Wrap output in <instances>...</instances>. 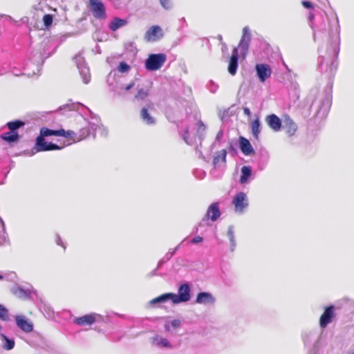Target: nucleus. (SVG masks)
<instances>
[{
	"label": "nucleus",
	"mask_w": 354,
	"mask_h": 354,
	"mask_svg": "<svg viewBox=\"0 0 354 354\" xmlns=\"http://www.w3.org/2000/svg\"><path fill=\"white\" fill-rule=\"evenodd\" d=\"M322 12L323 15L320 14L313 22L315 14L310 12L308 20L313 30L314 40L326 39L328 41L326 55H321L318 58V66L320 71L326 73L330 80L337 68V57L339 52L340 26L336 14L330 19L324 11Z\"/></svg>",
	"instance_id": "obj_1"
},
{
	"label": "nucleus",
	"mask_w": 354,
	"mask_h": 354,
	"mask_svg": "<svg viewBox=\"0 0 354 354\" xmlns=\"http://www.w3.org/2000/svg\"><path fill=\"white\" fill-rule=\"evenodd\" d=\"M79 106L83 107L87 112H84V125L76 133V136L69 137L74 142H79L89 136L95 138L96 131H98L102 136H106L108 130L101 124L100 117L94 114L88 107L81 103L66 104L59 107V111L63 110H78Z\"/></svg>",
	"instance_id": "obj_2"
},
{
	"label": "nucleus",
	"mask_w": 354,
	"mask_h": 354,
	"mask_svg": "<svg viewBox=\"0 0 354 354\" xmlns=\"http://www.w3.org/2000/svg\"><path fill=\"white\" fill-rule=\"evenodd\" d=\"M112 75L114 77L115 75V72L111 71L109 73L107 82L109 84V90L114 93V95L117 96H123L126 91L131 90L135 86V82L133 81L131 82L126 86L118 80H114V82H111L110 79Z\"/></svg>",
	"instance_id": "obj_3"
},
{
	"label": "nucleus",
	"mask_w": 354,
	"mask_h": 354,
	"mask_svg": "<svg viewBox=\"0 0 354 354\" xmlns=\"http://www.w3.org/2000/svg\"><path fill=\"white\" fill-rule=\"evenodd\" d=\"M167 60V56L164 53H152L149 55L145 61V68L149 71L159 70Z\"/></svg>",
	"instance_id": "obj_4"
},
{
	"label": "nucleus",
	"mask_w": 354,
	"mask_h": 354,
	"mask_svg": "<svg viewBox=\"0 0 354 354\" xmlns=\"http://www.w3.org/2000/svg\"><path fill=\"white\" fill-rule=\"evenodd\" d=\"M172 304L186 303L191 299V285L188 282L181 283L178 288V293L171 292Z\"/></svg>",
	"instance_id": "obj_5"
},
{
	"label": "nucleus",
	"mask_w": 354,
	"mask_h": 354,
	"mask_svg": "<svg viewBox=\"0 0 354 354\" xmlns=\"http://www.w3.org/2000/svg\"><path fill=\"white\" fill-rule=\"evenodd\" d=\"M63 147L59 146L55 143L46 142L45 138L38 136L35 139V143L31 150V153L33 155L41 151L60 150Z\"/></svg>",
	"instance_id": "obj_6"
},
{
	"label": "nucleus",
	"mask_w": 354,
	"mask_h": 354,
	"mask_svg": "<svg viewBox=\"0 0 354 354\" xmlns=\"http://www.w3.org/2000/svg\"><path fill=\"white\" fill-rule=\"evenodd\" d=\"M232 203L234 206V212L237 214H243L249 206L248 196L243 192L236 193Z\"/></svg>",
	"instance_id": "obj_7"
},
{
	"label": "nucleus",
	"mask_w": 354,
	"mask_h": 354,
	"mask_svg": "<svg viewBox=\"0 0 354 354\" xmlns=\"http://www.w3.org/2000/svg\"><path fill=\"white\" fill-rule=\"evenodd\" d=\"M73 59L79 70L83 82L84 84L89 83L91 80L90 70L85 63L84 58L81 55H76Z\"/></svg>",
	"instance_id": "obj_8"
},
{
	"label": "nucleus",
	"mask_w": 354,
	"mask_h": 354,
	"mask_svg": "<svg viewBox=\"0 0 354 354\" xmlns=\"http://www.w3.org/2000/svg\"><path fill=\"white\" fill-rule=\"evenodd\" d=\"M39 136L44 138L50 136H62L64 138L76 136L75 132L71 130L65 131L64 129L57 130L50 129L47 127L40 129Z\"/></svg>",
	"instance_id": "obj_9"
},
{
	"label": "nucleus",
	"mask_w": 354,
	"mask_h": 354,
	"mask_svg": "<svg viewBox=\"0 0 354 354\" xmlns=\"http://www.w3.org/2000/svg\"><path fill=\"white\" fill-rule=\"evenodd\" d=\"M90 10L95 18L105 19L106 17L104 4L100 0H88Z\"/></svg>",
	"instance_id": "obj_10"
},
{
	"label": "nucleus",
	"mask_w": 354,
	"mask_h": 354,
	"mask_svg": "<svg viewBox=\"0 0 354 354\" xmlns=\"http://www.w3.org/2000/svg\"><path fill=\"white\" fill-rule=\"evenodd\" d=\"M251 41V33L248 26H245L243 28V34L239 44V48H240L241 56L245 58L248 50Z\"/></svg>",
	"instance_id": "obj_11"
},
{
	"label": "nucleus",
	"mask_w": 354,
	"mask_h": 354,
	"mask_svg": "<svg viewBox=\"0 0 354 354\" xmlns=\"http://www.w3.org/2000/svg\"><path fill=\"white\" fill-rule=\"evenodd\" d=\"M164 37V32L160 26L153 25L150 27L144 35V39L147 42H156Z\"/></svg>",
	"instance_id": "obj_12"
},
{
	"label": "nucleus",
	"mask_w": 354,
	"mask_h": 354,
	"mask_svg": "<svg viewBox=\"0 0 354 354\" xmlns=\"http://www.w3.org/2000/svg\"><path fill=\"white\" fill-rule=\"evenodd\" d=\"M103 321V317L97 313L87 314L84 316L76 317L74 323L80 326H90L95 322Z\"/></svg>",
	"instance_id": "obj_13"
},
{
	"label": "nucleus",
	"mask_w": 354,
	"mask_h": 354,
	"mask_svg": "<svg viewBox=\"0 0 354 354\" xmlns=\"http://www.w3.org/2000/svg\"><path fill=\"white\" fill-rule=\"evenodd\" d=\"M331 105V95L330 93H326L321 99L317 110V116L323 118L326 116Z\"/></svg>",
	"instance_id": "obj_14"
},
{
	"label": "nucleus",
	"mask_w": 354,
	"mask_h": 354,
	"mask_svg": "<svg viewBox=\"0 0 354 354\" xmlns=\"http://www.w3.org/2000/svg\"><path fill=\"white\" fill-rule=\"evenodd\" d=\"M221 210L219 207V204L217 202L212 203L207 208V212L205 214V217L202 219L199 225H202V223L210 219L212 221L214 222L218 220V218L221 216Z\"/></svg>",
	"instance_id": "obj_15"
},
{
	"label": "nucleus",
	"mask_w": 354,
	"mask_h": 354,
	"mask_svg": "<svg viewBox=\"0 0 354 354\" xmlns=\"http://www.w3.org/2000/svg\"><path fill=\"white\" fill-rule=\"evenodd\" d=\"M257 77L261 82H264L272 75V68L267 64H257L254 67Z\"/></svg>",
	"instance_id": "obj_16"
},
{
	"label": "nucleus",
	"mask_w": 354,
	"mask_h": 354,
	"mask_svg": "<svg viewBox=\"0 0 354 354\" xmlns=\"http://www.w3.org/2000/svg\"><path fill=\"white\" fill-rule=\"evenodd\" d=\"M335 317V308L333 305L326 306L324 308L323 314L319 319V326L322 328H325L330 323L332 322Z\"/></svg>",
	"instance_id": "obj_17"
},
{
	"label": "nucleus",
	"mask_w": 354,
	"mask_h": 354,
	"mask_svg": "<svg viewBox=\"0 0 354 354\" xmlns=\"http://www.w3.org/2000/svg\"><path fill=\"white\" fill-rule=\"evenodd\" d=\"M286 134L291 137L295 135L297 131V124L293 121V120L288 115H285L283 119L282 127Z\"/></svg>",
	"instance_id": "obj_18"
},
{
	"label": "nucleus",
	"mask_w": 354,
	"mask_h": 354,
	"mask_svg": "<svg viewBox=\"0 0 354 354\" xmlns=\"http://www.w3.org/2000/svg\"><path fill=\"white\" fill-rule=\"evenodd\" d=\"M12 293L19 298L29 299L31 298L32 293L34 292L32 287H24L22 286H15L12 288Z\"/></svg>",
	"instance_id": "obj_19"
},
{
	"label": "nucleus",
	"mask_w": 354,
	"mask_h": 354,
	"mask_svg": "<svg viewBox=\"0 0 354 354\" xmlns=\"http://www.w3.org/2000/svg\"><path fill=\"white\" fill-rule=\"evenodd\" d=\"M239 67V48H234L232 55L230 58L227 71L232 75H235Z\"/></svg>",
	"instance_id": "obj_20"
},
{
	"label": "nucleus",
	"mask_w": 354,
	"mask_h": 354,
	"mask_svg": "<svg viewBox=\"0 0 354 354\" xmlns=\"http://www.w3.org/2000/svg\"><path fill=\"white\" fill-rule=\"evenodd\" d=\"M195 302L205 306L214 305L216 302V298L211 292H200L196 295Z\"/></svg>",
	"instance_id": "obj_21"
},
{
	"label": "nucleus",
	"mask_w": 354,
	"mask_h": 354,
	"mask_svg": "<svg viewBox=\"0 0 354 354\" xmlns=\"http://www.w3.org/2000/svg\"><path fill=\"white\" fill-rule=\"evenodd\" d=\"M265 121L268 126L274 131H279L282 127L281 120L274 113L268 115Z\"/></svg>",
	"instance_id": "obj_22"
},
{
	"label": "nucleus",
	"mask_w": 354,
	"mask_h": 354,
	"mask_svg": "<svg viewBox=\"0 0 354 354\" xmlns=\"http://www.w3.org/2000/svg\"><path fill=\"white\" fill-rule=\"evenodd\" d=\"M15 322L17 327L25 333L33 330V325L24 315H16Z\"/></svg>",
	"instance_id": "obj_23"
},
{
	"label": "nucleus",
	"mask_w": 354,
	"mask_h": 354,
	"mask_svg": "<svg viewBox=\"0 0 354 354\" xmlns=\"http://www.w3.org/2000/svg\"><path fill=\"white\" fill-rule=\"evenodd\" d=\"M206 133V126L201 120L197 122V129L196 133V138L199 141V144L196 147V151L201 153V148L202 147V142L205 139Z\"/></svg>",
	"instance_id": "obj_24"
},
{
	"label": "nucleus",
	"mask_w": 354,
	"mask_h": 354,
	"mask_svg": "<svg viewBox=\"0 0 354 354\" xmlns=\"http://www.w3.org/2000/svg\"><path fill=\"white\" fill-rule=\"evenodd\" d=\"M239 148L241 152L245 156H250L255 153L250 142L247 138L240 136L239 137Z\"/></svg>",
	"instance_id": "obj_25"
},
{
	"label": "nucleus",
	"mask_w": 354,
	"mask_h": 354,
	"mask_svg": "<svg viewBox=\"0 0 354 354\" xmlns=\"http://www.w3.org/2000/svg\"><path fill=\"white\" fill-rule=\"evenodd\" d=\"M0 341L1 347L6 351L12 350L15 346L14 338L12 337H8L2 333H0Z\"/></svg>",
	"instance_id": "obj_26"
},
{
	"label": "nucleus",
	"mask_w": 354,
	"mask_h": 354,
	"mask_svg": "<svg viewBox=\"0 0 354 354\" xmlns=\"http://www.w3.org/2000/svg\"><path fill=\"white\" fill-rule=\"evenodd\" d=\"M252 175V169L250 166H243L241 169V176L239 183L242 185L246 184L248 183L249 179L251 178Z\"/></svg>",
	"instance_id": "obj_27"
},
{
	"label": "nucleus",
	"mask_w": 354,
	"mask_h": 354,
	"mask_svg": "<svg viewBox=\"0 0 354 354\" xmlns=\"http://www.w3.org/2000/svg\"><path fill=\"white\" fill-rule=\"evenodd\" d=\"M140 118L142 121L147 125H153L156 124V119L149 114L148 109L146 107H143L141 109Z\"/></svg>",
	"instance_id": "obj_28"
},
{
	"label": "nucleus",
	"mask_w": 354,
	"mask_h": 354,
	"mask_svg": "<svg viewBox=\"0 0 354 354\" xmlns=\"http://www.w3.org/2000/svg\"><path fill=\"white\" fill-rule=\"evenodd\" d=\"M128 24V21L126 19H120L115 17L109 24V28L112 31H116L118 29L125 26Z\"/></svg>",
	"instance_id": "obj_29"
},
{
	"label": "nucleus",
	"mask_w": 354,
	"mask_h": 354,
	"mask_svg": "<svg viewBox=\"0 0 354 354\" xmlns=\"http://www.w3.org/2000/svg\"><path fill=\"white\" fill-rule=\"evenodd\" d=\"M1 138L8 143H15L19 140V135L17 132L9 131L2 133Z\"/></svg>",
	"instance_id": "obj_30"
},
{
	"label": "nucleus",
	"mask_w": 354,
	"mask_h": 354,
	"mask_svg": "<svg viewBox=\"0 0 354 354\" xmlns=\"http://www.w3.org/2000/svg\"><path fill=\"white\" fill-rule=\"evenodd\" d=\"M227 236L230 241V250L232 252H234L236 247V241L235 238V232L233 225H230L227 232Z\"/></svg>",
	"instance_id": "obj_31"
},
{
	"label": "nucleus",
	"mask_w": 354,
	"mask_h": 354,
	"mask_svg": "<svg viewBox=\"0 0 354 354\" xmlns=\"http://www.w3.org/2000/svg\"><path fill=\"white\" fill-rule=\"evenodd\" d=\"M169 300L172 302L171 292H167V293L162 294L160 296L151 299L149 301V304L151 305L160 304L165 303Z\"/></svg>",
	"instance_id": "obj_32"
},
{
	"label": "nucleus",
	"mask_w": 354,
	"mask_h": 354,
	"mask_svg": "<svg viewBox=\"0 0 354 354\" xmlns=\"http://www.w3.org/2000/svg\"><path fill=\"white\" fill-rule=\"evenodd\" d=\"M227 153L225 149H222L215 153L213 159V165L215 168L218 165L220 162H222L224 164L226 162Z\"/></svg>",
	"instance_id": "obj_33"
},
{
	"label": "nucleus",
	"mask_w": 354,
	"mask_h": 354,
	"mask_svg": "<svg viewBox=\"0 0 354 354\" xmlns=\"http://www.w3.org/2000/svg\"><path fill=\"white\" fill-rule=\"evenodd\" d=\"M153 343L159 348H171L172 346L167 339L156 335L153 337Z\"/></svg>",
	"instance_id": "obj_34"
},
{
	"label": "nucleus",
	"mask_w": 354,
	"mask_h": 354,
	"mask_svg": "<svg viewBox=\"0 0 354 354\" xmlns=\"http://www.w3.org/2000/svg\"><path fill=\"white\" fill-rule=\"evenodd\" d=\"M252 133L254 138L259 139L261 131V124L259 118H256L251 123Z\"/></svg>",
	"instance_id": "obj_35"
},
{
	"label": "nucleus",
	"mask_w": 354,
	"mask_h": 354,
	"mask_svg": "<svg viewBox=\"0 0 354 354\" xmlns=\"http://www.w3.org/2000/svg\"><path fill=\"white\" fill-rule=\"evenodd\" d=\"M24 125L25 122L20 120L10 121L6 124V127L8 128L9 131L13 132H17V131Z\"/></svg>",
	"instance_id": "obj_36"
},
{
	"label": "nucleus",
	"mask_w": 354,
	"mask_h": 354,
	"mask_svg": "<svg viewBox=\"0 0 354 354\" xmlns=\"http://www.w3.org/2000/svg\"><path fill=\"white\" fill-rule=\"evenodd\" d=\"M149 95V90L140 88L138 89L137 94L135 95V99L138 101H144L148 97Z\"/></svg>",
	"instance_id": "obj_37"
},
{
	"label": "nucleus",
	"mask_w": 354,
	"mask_h": 354,
	"mask_svg": "<svg viewBox=\"0 0 354 354\" xmlns=\"http://www.w3.org/2000/svg\"><path fill=\"white\" fill-rule=\"evenodd\" d=\"M174 255V252H171V250H169L168 252L165 254V256L161 259L159 260L157 266V269H159L163 264H165L167 261H169Z\"/></svg>",
	"instance_id": "obj_38"
},
{
	"label": "nucleus",
	"mask_w": 354,
	"mask_h": 354,
	"mask_svg": "<svg viewBox=\"0 0 354 354\" xmlns=\"http://www.w3.org/2000/svg\"><path fill=\"white\" fill-rule=\"evenodd\" d=\"M0 319L2 321L9 320L8 309L3 305L0 304Z\"/></svg>",
	"instance_id": "obj_39"
},
{
	"label": "nucleus",
	"mask_w": 354,
	"mask_h": 354,
	"mask_svg": "<svg viewBox=\"0 0 354 354\" xmlns=\"http://www.w3.org/2000/svg\"><path fill=\"white\" fill-rule=\"evenodd\" d=\"M30 60L35 64L37 67L44 62L41 53L38 51L34 53V55L30 58Z\"/></svg>",
	"instance_id": "obj_40"
},
{
	"label": "nucleus",
	"mask_w": 354,
	"mask_h": 354,
	"mask_svg": "<svg viewBox=\"0 0 354 354\" xmlns=\"http://www.w3.org/2000/svg\"><path fill=\"white\" fill-rule=\"evenodd\" d=\"M7 239V233L6 231V226L4 221L2 218L0 216V239L3 241H5Z\"/></svg>",
	"instance_id": "obj_41"
},
{
	"label": "nucleus",
	"mask_w": 354,
	"mask_h": 354,
	"mask_svg": "<svg viewBox=\"0 0 354 354\" xmlns=\"http://www.w3.org/2000/svg\"><path fill=\"white\" fill-rule=\"evenodd\" d=\"M53 17L52 15L50 14H46L43 17V23L44 26L46 28H48L50 26H51L53 24Z\"/></svg>",
	"instance_id": "obj_42"
},
{
	"label": "nucleus",
	"mask_w": 354,
	"mask_h": 354,
	"mask_svg": "<svg viewBox=\"0 0 354 354\" xmlns=\"http://www.w3.org/2000/svg\"><path fill=\"white\" fill-rule=\"evenodd\" d=\"M130 68H131L130 66L125 62H120V64L117 68L118 71L122 73L129 72Z\"/></svg>",
	"instance_id": "obj_43"
},
{
	"label": "nucleus",
	"mask_w": 354,
	"mask_h": 354,
	"mask_svg": "<svg viewBox=\"0 0 354 354\" xmlns=\"http://www.w3.org/2000/svg\"><path fill=\"white\" fill-rule=\"evenodd\" d=\"M194 176L200 180L203 179L206 176V172L201 169H195L193 171Z\"/></svg>",
	"instance_id": "obj_44"
},
{
	"label": "nucleus",
	"mask_w": 354,
	"mask_h": 354,
	"mask_svg": "<svg viewBox=\"0 0 354 354\" xmlns=\"http://www.w3.org/2000/svg\"><path fill=\"white\" fill-rule=\"evenodd\" d=\"M161 6L166 10H169L173 8L171 0H159Z\"/></svg>",
	"instance_id": "obj_45"
},
{
	"label": "nucleus",
	"mask_w": 354,
	"mask_h": 354,
	"mask_svg": "<svg viewBox=\"0 0 354 354\" xmlns=\"http://www.w3.org/2000/svg\"><path fill=\"white\" fill-rule=\"evenodd\" d=\"M183 140L189 145H193V141L189 137V128L186 127L184 133L182 135Z\"/></svg>",
	"instance_id": "obj_46"
},
{
	"label": "nucleus",
	"mask_w": 354,
	"mask_h": 354,
	"mask_svg": "<svg viewBox=\"0 0 354 354\" xmlns=\"http://www.w3.org/2000/svg\"><path fill=\"white\" fill-rule=\"evenodd\" d=\"M218 88V86L212 80H210L208 84V88L209 91L212 93H215Z\"/></svg>",
	"instance_id": "obj_47"
},
{
	"label": "nucleus",
	"mask_w": 354,
	"mask_h": 354,
	"mask_svg": "<svg viewBox=\"0 0 354 354\" xmlns=\"http://www.w3.org/2000/svg\"><path fill=\"white\" fill-rule=\"evenodd\" d=\"M223 138V131L221 129L216 134L215 141L212 144V147H215L216 142H220Z\"/></svg>",
	"instance_id": "obj_48"
},
{
	"label": "nucleus",
	"mask_w": 354,
	"mask_h": 354,
	"mask_svg": "<svg viewBox=\"0 0 354 354\" xmlns=\"http://www.w3.org/2000/svg\"><path fill=\"white\" fill-rule=\"evenodd\" d=\"M55 243L57 245L62 247L64 250L66 249V245L62 241V238L59 234L56 235Z\"/></svg>",
	"instance_id": "obj_49"
},
{
	"label": "nucleus",
	"mask_w": 354,
	"mask_h": 354,
	"mask_svg": "<svg viewBox=\"0 0 354 354\" xmlns=\"http://www.w3.org/2000/svg\"><path fill=\"white\" fill-rule=\"evenodd\" d=\"M301 4L306 9H313L314 8V6L311 1H302Z\"/></svg>",
	"instance_id": "obj_50"
},
{
	"label": "nucleus",
	"mask_w": 354,
	"mask_h": 354,
	"mask_svg": "<svg viewBox=\"0 0 354 354\" xmlns=\"http://www.w3.org/2000/svg\"><path fill=\"white\" fill-rule=\"evenodd\" d=\"M203 241V239L202 236H196L191 240V243L193 244H197V243L202 242Z\"/></svg>",
	"instance_id": "obj_51"
},
{
	"label": "nucleus",
	"mask_w": 354,
	"mask_h": 354,
	"mask_svg": "<svg viewBox=\"0 0 354 354\" xmlns=\"http://www.w3.org/2000/svg\"><path fill=\"white\" fill-rule=\"evenodd\" d=\"M171 326L174 328H179L180 326V320L178 319H174L171 322Z\"/></svg>",
	"instance_id": "obj_52"
},
{
	"label": "nucleus",
	"mask_w": 354,
	"mask_h": 354,
	"mask_svg": "<svg viewBox=\"0 0 354 354\" xmlns=\"http://www.w3.org/2000/svg\"><path fill=\"white\" fill-rule=\"evenodd\" d=\"M73 34L72 33H66V34H64V35H62L61 37H60V41L62 42V41H64L68 37L72 36Z\"/></svg>",
	"instance_id": "obj_53"
},
{
	"label": "nucleus",
	"mask_w": 354,
	"mask_h": 354,
	"mask_svg": "<svg viewBox=\"0 0 354 354\" xmlns=\"http://www.w3.org/2000/svg\"><path fill=\"white\" fill-rule=\"evenodd\" d=\"M243 113L247 116H250L251 115L250 109L249 108H248V107H244L243 108Z\"/></svg>",
	"instance_id": "obj_54"
},
{
	"label": "nucleus",
	"mask_w": 354,
	"mask_h": 354,
	"mask_svg": "<svg viewBox=\"0 0 354 354\" xmlns=\"http://www.w3.org/2000/svg\"><path fill=\"white\" fill-rule=\"evenodd\" d=\"M181 243H180L179 245H178L176 248H174V249H171V252H174V254L176 252V251L179 249Z\"/></svg>",
	"instance_id": "obj_55"
},
{
	"label": "nucleus",
	"mask_w": 354,
	"mask_h": 354,
	"mask_svg": "<svg viewBox=\"0 0 354 354\" xmlns=\"http://www.w3.org/2000/svg\"><path fill=\"white\" fill-rule=\"evenodd\" d=\"M348 354H354V348H351V349L348 351Z\"/></svg>",
	"instance_id": "obj_56"
},
{
	"label": "nucleus",
	"mask_w": 354,
	"mask_h": 354,
	"mask_svg": "<svg viewBox=\"0 0 354 354\" xmlns=\"http://www.w3.org/2000/svg\"><path fill=\"white\" fill-rule=\"evenodd\" d=\"M165 329L166 331H169V330H170L169 326L168 324H166L165 326Z\"/></svg>",
	"instance_id": "obj_57"
},
{
	"label": "nucleus",
	"mask_w": 354,
	"mask_h": 354,
	"mask_svg": "<svg viewBox=\"0 0 354 354\" xmlns=\"http://www.w3.org/2000/svg\"><path fill=\"white\" fill-rule=\"evenodd\" d=\"M225 117V112H224L222 115H220V118L221 120H223Z\"/></svg>",
	"instance_id": "obj_58"
},
{
	"label": "nucleus",
	"mask_w": 354,
	"mask_h": 354,
	"mask_svg": "<svg viewBox=\"0 0 354 354\" xmlns=\"http://www.w3.org/2000/svg\"><path fill=\"white\" fill-rule=\"evenodd\" d=\"M158 270V269H157V268H156L155 270H153L151 272V275H155V274H156V271H157Z\"/></svg>",
	"instance_id": "obj_59"
},
{
	"label": "nucleus",
	"mask_w": 354,
	"mask_h": 354,
	"mask_svg": "<svg viewBox=\"0 0 354 354\" xmlns=\"http://www.w3.org/2000/svg\"><path fill=\"white\" fill-rule=\"evenodd\" d=\"M181 21L183 22V23H186V20L184 17H183L181 19Z\"/></svg>",
	"instance_id": "obj_60"
},
{
	"label": "nucleus",
	"mask_w": 354,
	"mask_h": 354,
	"mask_svg": "<svg viewBox=\"0 0 354 354\" xmlns=\"http://www.w3.org/2000/svg\"><path fill=\"white\" fill-rule=\"evenodd\" d=\"M303 339H304V344H306V340L305 339V335H303Z\"/></svg>",
	"instance_id": "obj_61"
},
{
	"label": "nucleus",
	"mask_w": 354,
	"mask_h": 354,
	"mask_svg": "<svg viewBox=\"0 0 354 354\" xmlns=\"http://www.w3.org/2000/svg\"><path fill=\"white\" fill-rule=\"evenodd\" d=\"M218 39L219 40H222V36H221V35H218Z\"/></svg>",
	"instance_id": "obj_62"
},
{
	"label": "nucleus",
	"mask_w": 354,
	"mask_h": 354,
	"mask_svg": "<svg viewBox=\"0 0 354 354\" xmlns=\"http://www.w3.org/2000/svg\"><path fill=\"white\" fill-rule=\"evenodd\" d=\"M3 279V275H1V274H0V280H2Z\"/></svg>",
	"instance_id": "obj_63"
},
{
	"label": "nucleus",
	"mask_w": 354,
	"mask_h": 354,
	"mask_svg": "<svg viewBox=\"0 0 354 354\" xmlns=\"http://www.w3.org/2000/svg\"><path fill=\"white\" fill-rule=\"evenodd\" d=\"M96 48H98V53H100V47H99V46H97Z\"/></svg>",
	"instance_id": "obj_64"
}]
</instances>
